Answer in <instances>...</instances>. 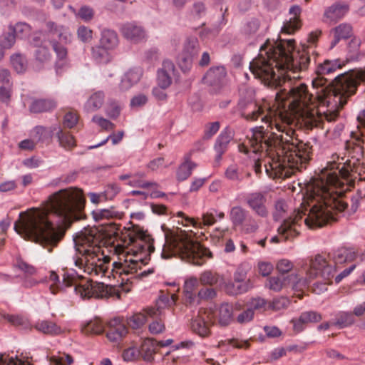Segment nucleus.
Returning a JSON list of instances; mask_svg holds the SVG:
<instances>
[{
    "label": "nucleus",
    "mask_w": 365,
    "mask_h": 365,
    "mask_svg": "<svg viewBox=\"0 0 365 365\" xmlns=\"http://www.w3.org/2000/svg\"><path fill=\"white\" fill-rule=\"evenodd\" d=\"M293 41H280L271 43L267 42L261 46L258 56L250 63V69L255 78H259L267 86H282L289 88L291 101L288 108L291 115L302 118L312 126L317 125L318 120L316 112L309 106L312 95L307 91V86L298 81L293 83L284 71H306L311 61L310 52L303 49L292 53Z\"/></svg>",
    "instance_id": "nucleus-1"
},
{
    "label": "nucleus",
    "mask_w": 365,
    "mask_h": 365,
    "mask_svg": "<svg viewBox=\"0 0 365 365\" xmlns=\"http://www.w3.org/2000/svg\"><path fill=\"white\" fill-rule=\"evenodd\" d=\"M351 167H346L344 163L329 162L317 178H313L307 185L309 203V213L305 218L307 208L294 210L293 214L285 219L277 231L284 240L297 237L304 223L310 229L322 227L330 221H336L338 214L348 207L347 202L339 199L335 189L342 186L340 177L346 178Z\"/></svg>",
    "instance_id": "nucleus-2"
},
{
    "label": "nucleus",
    "mask_w": 365,
    "mask_h": 365,
    "mask_svg": "<svg viewBox=\"0 0 365 365\" xmlns=\"http://www.w3.org/2000/svg\"><path fill=\"white\" fill-rule=\"evenodd\" d=\"M242 116L247 120L254 121L261 118L267 125L256 127L252 129L253 137L258 146L255 153L270 145L267 140H273L274 146L279 147L284 156L279 155L264 164L267 174L272 178H289L294 170L301 171L306 165L312 154V145L310 142L304 143L295 136V130L290 126V120L279 116L273 120L264 114L263 108L257 103H251L242 113Z\"/></svg>",
    "instance_id": "nucleus-3"
},
{
    "label": "nucleus",
    "mask_w": 365,
    "mask_h": 365,
    "mask_svg": "<svg viewBox=\"0 0 365 365\" xmlns=\"http://www.w3.org/2000/svg\"><path fill=\"white\" fill-rule=\"evenodd\" d=\"M86 199L81 190L69 187L51 195L43 210L16 222L15 231L26 240L46 247L58 242L56 228L84 219Z\"/></svg>",
    "instance_id": "nucleus-4"
},
{
    "label": "nucleus",
    "mask_w": 365,
    "mask_h": 365,
    "mask_svg": "<svg viewBox=\"0 0 365 365\" xmlns=\"http://www.w3.org/2000/svg\"><path fill=\"white\" fill-rule=\"evenodd\" d=\"M344 64L340 59L324 60L322 63H318L315 70L317 77L312 80V86L317 89L316 95L320 104V108L319 111L314 109L313 97H312L309 106L316 112V116L319 121L317 125L312 126L301 118L308 128L312 129L324 126L322 121V117L318 115V113H321V109L324 107L327 108L326 110L322 111L324 118L328 122L334 120L338 116L339 109L346 103L348 98L355 93L358 85L361 82L365 81L364 72L352 71L338 75L334 78L333 88L329 89L328 86L332 82V79L328 80L323 76L333 73L337 69L341 68ZM312 96H313L312 95Z\"/></svg>",
    "instance_id": "nucleus-5"
},
{
    "label": "nucleus",
    "mask_w": 365,
    "mask_h": 365,
    "mask_svg": "<svg viewBox=\"0 0 365 365\" xmlns=\"http://www.w3.org/2000/svg\"><path fill=\"white\" fill-rule=\"evenodd\" d=\"M100 236L96 229H85L73 237L78 256L75 265L91 276L104 277L108 269L109 258L101 252Z\"/></svg>",
    "instance_id": "nucleus-6"
},
{
    "label": "nucleus",
    "mask_w": 365,
    "mask_h": 365,
    "mask_svg": "<svg viewBox=\"0 0 365 365\" xmlns=\"http://www.w3.org/2000/svg\"><path fill=\"white\" fill-rule=\"evenodd\" d=\"M126 248V255L123 263H120V274H135L143 279L154 272L153 268H148L138 272L142 265H145L150 259V254L154 251V247L145 242L141 237H130Z\"/></svg>",
    "instance_id": "nucleus-7"
},
{
    "label": "nucleus",
    "mask_w": 365,
    "mask_h": 365,
    "mask_svg": "<svg viewBox=\"0 0 365 365\" xmlns=\"http://www.w3.org/2000/svg\"><path fill=\"white\" fill-rule=\"evenodd\" d=\"M335 272L336 267L328 263L324 255L318 254L310 260L306 284L309 286L312 279L320 278V280L313 283V290L319 294L327 289V285L331 283Z\"/></svg>",
    "instance_id": "nucleus-8"
},
{
    "label": "nucleus",
    "mask_w": 365,
    "mask_h": 365,
    "mask_svg": "<svg viewBox=\"0 0 365 365\" xmlns=\"http://www.w3.org/2000/svg\"><path fill=\"white\" fill-rule=\"evenodd\" d=\"M171 249L174 255H178L182 259L195 265L203 264L204 257L208 255L209 257L212 256L209 250L187 237L175 240Z\"/></svg>",
    "instance_id": "nucleus-9"
},
{
    "label": "nucleus",
    "mask_w": 365,
    "mask_h": 365,
    "mask_svg": "<svg viewBox=\"0 0 365 365\" xmlns=\"http://www.w3.org/2000/svg\"><path fill=\"white\" fill-rule=\"evenodd\" d=\"M46 28L48 35L51 36L50 40L58 60H64L67 57V48L63 44L71 41V35L66 28L56 24L54 22L46 23Z\"/></svg>",
    "instance_id": "nucleus-10"
},
{
    "label": "nucleus",
    "mask_w": 365,
    "mask_h": 365,
    "mask_svg": "<svg viewBox=\"0 0 365 365\" xmlns=\"http://www.w3.org/2000/svg\"><path fill=\"white\" fill-rule=\"evenodd\" d=\"M78 276L72 270L71 273H64L63 284L66 287L74 286L75 292L82 299L91 298L93 294V286L92 282L86 281L85 283H77Z\"/></svg>",
    "instance_id": "nucleus-11"
},
{
    "label": "nucleus",
    "mask_w": 365,
    "mask_h": 365,
    "mask_svg": "<svg viewBox=\"0 0 365 365\" xmlns=\"http://www.w3.org/2000/svg\"><path fill=\"white\" fill-rule=\"evenodd\" d=\"M123 36L132 43H140L146 41L147 31L143 26L137 22H127L120 27Z\"/></svg>",
    "instance_id": "nucleus-12"
},
{
    "label": "nucleus",
    "mask_w": 365,
    "mask_h": 365,
    "mask_svg": "<svg viewBox=\"0 0 365 365\" xmlns=\"http://www.w3.org/2000/svg\"><path fill=\"white\" fill-rule=\"evenodd\" d=\"M349 4L346 1H338L325 9L323 21L328 24H334L342 19L349 12Z\"/></svg>",
    "instance_id": "nucleus-13"
},
{
    "label": "nucleus",
    "mask_w": 365,
    "mask_h": 365,
    "mask_svg": "<svg viewBox=\"0 0 365 365\" xmlns=\"http://www.w3.org/2000/svg\"><path fill=\"white\" fill-rule=\"evenodd\" d=\"M235 132L230 127L225 128L217 137L213 149L215 152V161L220 164L223 155L227 151L230 142L233 140Z\"/></svg>",
    "instance_id": "nucleus-14"
},
{
    "label": "nucleus",
    "mask_w": 365,
    "mask_h": 365,
    "mask_svg": "<svg viewBox=\"0 0 365 365\" xmlns=\"http://www.w3.org/2000/svg\"><path fill=\"white\" fill-rule=\"evenodd\" d=\"M106 336L110 341L117 342L124 338L128 332V328L123 317H116L110 319L107 324Z\"/></svg>",
    "instance_id": "nucleus-15"
},
{
    "label": "nucleus",
    "mask_w": 365,
    "mask_h": 365,
    "mask_svg": "<svg viewBox=\"0 0 365 365\" xmlns=\"http://www.w3.org/2000/svg\"><path fill=\"white\" fill-rule=\"evenodd\" d=\"M177 296L174 294H161L155 300V307H148L144 311L151 318L160 317L162 314V310L166 307L174 306L177 301Z\"/></svg>",
    "instance_id": "nucleus-16"
},
{
    "label": "nucleus",
    "mask_w": 365,
    "mask_h": 365,
    "mask_svg": "<svg viewBox=\"0 0 365 365\" xmlns=\"http://www.w3.org/2000/svg\"><path fill=\"white\" fill-rule=\"evenodd\" d=\"M226 74V70L224 66H213L207 71L204 76L203 81L205 84L214 87V90L216 92L222 86Z\"/></svg>",
    "instance_id": "nucleus-17"
},
{
    "label": "nucleus",
    "mask_w": 365,
    "mask_h": 365,
    "mask_svg": "<svg viewBox=\"0 0 365 365\" xmlns=\"http://www.w3.org/2000/svg\"><path fill=\"white\" fill-rule=\"evenodd\" d=\"M213 324L212 317L206 312H200L191 322L192 330L199 336L205 337L210 334V327Z\"/></svg>",
    "instance_id": "nucleus-18"
},
{
    "label": "nucleus",
    "mask_w": 365,
    "mask_h": 365,
    "mask_svg": "<svg viewBox=\"0 0 365 365\" xmlns=\"http://www.w3.org/2000/svg\"><path fill=\"white\" fill-rule=\"evenodd\" d=\"M175 70V65L171 61H163L162 67L158 71L157 81L160 87L168 88L171 85Z\"/></svg>",
    "instance_id": "nucleus-19"
},
{
    "label": "nucleus",
    "mask_w": 365,
    "mask_h": 365,
    "mask_svg": "<svg viewBox=\"0 0 365 365\" xmlns=\"http://www.w3.org/2000/svg\"><path fill=\"white\" fill-rule=\"evenodd\" d=\"M248 206L259 216L264 217L267 216L268 211L265 206L266 197L262 192H253L250 194L246 200Z\"/></svg>",
    "instance_id": "nucleus-20"
},
{
    "label": "nucleus",
    "mask_w": 365,
    "mask_h": 365,
    "mask_svg": "<svg viewBox=\"0 0 365 365\" xmlns=\"http://www.w3.org/2000/svg\"><path fill=\"white\" fill-rule=\"evenodd\" d=\"M58 129V125H54L51 127H44L37 125L31 131V138L36 140V143H49Z\"/></svg>",
    "instance_id": "nucleus-21"
},
{
    "label": "nucleus",
    "mask_w": 365,
    "mask_h": 365,
    "mask_svg": "<svg viewBox=\"0 0 365 365\" xmlns=\"http://www.w3.org/2000/svg\"><path fill=\"white\" fill-rule=\"evenodd\" d=\"M328 256L336 264H342L355 260L357 258V253L353 247H343L329 252Z\"/></svg>",
    "instance_id": "nucleus-22"
},
{
    "label": "nucleus",
    "mask_w": 365,
    "mask_h": 365,
    "mask_svg": "<svg viewBox=\"0 0 365 365\" xmlns=\"http://www.w3.org/2000/svg\"><path fill=\"white\" fill-rule=\"evenodd\" d=\"M333 39L330 43V48H333L341 40L346 39L353 35V29L351 24L341 23L330 31Z\"/></svg>",
    "instance_id": "nucleus-23"
},
{
    "label": "nucleus",
    "mask_w": 365,
    "mask_h": 365,
    "mask_svg": "<svg viewBox=\"0 0 365 365\" xmlns=\"http://www.w3.org/2000/svg\"><path fill=\"white\" fill-rule=\"evenodd\" d=\"M33 327L37 331L50 336H57L63 333V329L60 326L48 319L37 320Z\"/></svg>",
    "instance_id": "nucleus-24"
},
{
    "label": "nucleus",
    "mask_w": 365,
    "mask_h": 365,
    "mask_svg": "<svg viewBox=\"0 0 365 365\" xmlns=\"http://www.w3.org/2000/svg\"><path fill=\"white\" fill-rule=\"evenodd\" d=\"M143 75V71L140 68H133L127 71L121 79L120 88L122 91H126L136 84Z\"/></svg>",
    "instance_id": "nucleus-25"
},
{
    "label": "nucleus",
    "mask_w": 365,
    "mask_h": 365,
    "mask_svg": "<svg viewBox=\"0 0 365 365\" xmlns=\"http://www.w3.org/2000/svg\"><path fill=\"white\" fill-rule=\"evenodd\" d=\"M119 40L117 33L112 29H103L101 34L99 43L108 50H113L118 45Z\"/></svg>",
    "instance_id": "nucleus-26"
},
{
    "label": "nucleus",
    "mask_w": 365,
    "mask_h": 365,
    "mask_svg": "<svg viewBox=\"0 0 365 365\" xmlns=\"http://www.w3.org/2000/svg\"><path fill=\"white\" fill-rule=\"evenodd\" d=\"M105 101V93L98 91L93 93L84 104V110L87 113H93L100 109Z\"/></svg>",
    "instance_id": "nucleus-27"
},
{
    "label": "nucleus",
    "mask_w": 365,
    "mask_h": 365,
    "mask_svg": "<svg viewBox=\"0 0 365 365\" xmlns=\"http://www.w3.org/2000/svg\"><path fill=\"white\" fill-rule=\"evenodd\" d=\"M56 102L53 99H37L29 106V110L34 113L49 112L56 107Z\"/></svg>",
    "instance_id": "nucleus-28"
},
{
    "label": "nucleus",
    "mask_w": 365,
    "mask_h": 365,
    "mask_svg": "<svg viewBox=\"0 0 365 365\" xmlns=\"http://www.w3.org/2000/svg\"><path fill=\"white\" fill-rule=\"evenodd\" d=\"M157 341L153 339H145L140 345V353L146 361H152L157 348Z\"/></svg>",
    "instance_id": "nucleus-29"
},
{
    "label": "nucleus",
    "mask_w": 365,
    "mask_h": 365,
    "mask_svg": "<svg viewBox=\"0 0 365 365\" xmlns=\"http://www.w3.org/2000/svg\"><path fill=\"white\" fill-rule=\"evenodd\" d=\"M301 13V8L297 5L292 6L289 9V14L293 15V18H291L288 22H287L282 27V30L287 33L292 34L294 31L297 30L300 24L297 19V16Z\"/></svg>",
    "instance_id": "nucleus-30"
},
{
    "label": "nucleus",
    "mask_w": 365,
    "mask_h": 365,
    "mask_svg": "<svg viewBox=\"0 0 365 365\" xmlns=\"http://www.w3.org/2000/svg\"><path fill=\"white\" fill-rule=\"evenodd\" d=\"M197 165L190 160V157H187L185 161L181 163L176 171V178L178 181H184L187 180L192 174V170L196 168Z\"/></svg>",
    "instance_id": "nucleus-31"
},
{
    "label": "nucleus",
    "mask_w": 365,
    "mask_h": 365,
    "mask_svg": "<svg viewBox=\"0 0 365 365\" xmlns=\"http://www.w3.org/2000/svg\"><path fill=\"white\" fill-rule=\"evenodd\" d=\"M233 320V307L229 303H222L218 309V322L221 326H227Z\"/></svg>",
    "instance_id": "nucleus-32"
},
{
    "label": "nucleus",
    "mask_w": 365,
    "mask_h": 365,
    "mask_svg": "<svg viewBox=\"0 0 365 365\" xmlns=\"http://www.w3.org/2000/svg\"><path fill=\"white\" fill-rule=\"evenodd\" d=\"M2 318L12 325L20 327L24 329H31L33 328L29 318L24 315L4 314Z\"/></svg>",
    "instance_id": "nucleus-33"
},
{
    "label": "nucleus",
    "mask_w": 365,
    "mask_h": 365,
    "mask_svg": "<svg viewBox=\"0 0 365 365\" xmlns=\"http://www.w3.org/2000/svg\"><path fill=\"white\" fill-rule=\"evenodd\" d=\"M32 45L36 47L35 51V56L36 60L44 62L50 59L51 53L46 46L43 45V41L39 37L36 36L33 38Z\"/></svg>",
    "instance_id": "nucleus-34"
},
{
    "label": "nucleus",
    "mask_w": 365,
    "mask_h": 365,
    "mask_svg": "<svg viewBox=\"0 0 365 365\" xmlns=\"http://www.w3.org/2000/svg\"><path fill=\"white\" fill-rule=\"evenodd\" d=\"M355 322L354 314L349 312H339L335 314L333 325L339 329L351 326Z\"/></svg>",
    "instance_id": "nucleus-35"
},
{
    "label": "nucleus",
    "mask_w": 365,
    "mask_h": 365,
    "mask_svg": "<svg viewBox=\"0 0 365 365\" xmlns=\"http://www.w3.org/2000/svg\"><path fill=\"white\" fill-rule=\"evenodd\" d=\"M247 211L240 206L231 208L230 218L235 227L242 226L247 218Z\"/></svg>",
    "instance_id": "nucleus-36"
},
{
    "label": "nucleus",
    "mask_w": 365,
    "mask_h": 365,
    "mask_svg": "<svg viewBox=\"0 0 365 365\" xmlns=\"http://www.w3.org/2000/svg\"><path fill=\"white\" fill-rule=\"evenodd\" d=\"M105 329V327L101 320L98 318H94L86 322L82 327V331L85 334H101Z\"/></svg>",
    "instance_id": "nucleus-37"
},
{
    "label": "nucleus",
    "mask_w": 365,
    "mask_h": 365,
    "mask_svg": "<svg viewBox=\"0 0 365 365\" xmlns=\"http://www.w3.org/2000/svg\"><path fill=\"white\" fill-rule=\"evenodd\" d=\"M199 283L202 285L215 286L219 284L222 278L217 272L206 270L202 272L198 279Z\"/></svg>",
    "instance_id": "nucleus-38"
},
{
    "label": "nucleus",
    "mask_w": 365,
    "mask_h": 365,
    "mask_svg": "<svg viewBox=\"0 0 365 365\" xmlns=\"http://www.w3.org/2000/svg\"><path fill=\"white\" fill-rule=\"evenodd\" d=\"M361 41L358 38H353L348 44L346 61H358L360 57L359 47Z\"/></svg>",
    "instance_id": "nucleus-39"
},
{
    "label": "nucleus",
    "mask_w": 365,
    "mask_h": 365,
    "mask_svg": "<svg viewBox=\"0 0 365 365\" xmlns=\"http://www.w3.org/2000/svg\"><path fill=\"white\" fill-rule=\"evenodd\" d=\"M56 134L60 145L65 149L70 150L76 145L73 137L69 133L63 132L59 126Z\"/></svg>",
    "instance_id": "nucleus-40"
},
{
    "label": "nucleus",
    "mask_w": 365,
    "mask_h": 365,
    "mask_svg": "<svg viewBox=\"0 0 365 365\" xmlns=\"http://www.w3.org/2000/svg\"><path fill=\"white\" fill-rule=\"evenodd\" d=\"M108 49L104 48L101 44L98 46H93L92 48V58L98 63H106L109 61V53Z\"/></svg>",
    "instance_id": "nucleus-41"
},
{
    "label": "nucleus",
    "mask_w": 365,
    "mask_h": 365,
    "mask_svg": "<svg viewBox=\"0 0 365 365\" xmlns=\"http://www.w3.org/2000/svg\"><path fill=\"white\" fill-rule=\"evenodd\" d=\"M9 30L19 38H25L31 33V26L25 22H18L14 26L10 25Z\"/></svg>",
    "instance_id": "nucleus-42"
},
{
    "label": "nucleus",
    "mask_w": 365,
    "mask_h": 365,
    "mask_svg": "<svg viewBox=\"0 0 365 365\" xmlns=\"http://www.w3.org/2000/svg\"><path fill=\"white\" fill-rule=\"evenodd\" d=\"M148 315L143 310V312H138L130 316L127 319V324L133 329H138L141 328L147 321Z\"/></svg>",
    "instance_id": "nucleus-43"
},
{
    "label": "nucleus",
    "mask_w": 365,
    "mask_h": 365,
    "mask_svg": "<svg viewBox=\"0 0 365 365\" xmlns=\"http://www.w3.org/2000/svg\"><path fill=\"white\" fill-rule=\"evenodd\" d=\"M199 51L200 44L197 38L196 37H188L184 43L182 51L195 57L198 54Z\"/></svg>",
    "instance_id": "nucleus-44"
},
{
    "label": "nucleus",
    "mask_w": 365,
    "mask_h": 365,
    "mask_svg": "<svg viewBox=\"0 0 365 365\" xmlns=\"http://www.w3.org/2000/svg\"><path fill=\"white\" fill-rule=\"evenodd\" d=\"M250 289L248 283L239 284L235 281L228 282L225 286V290L230 295H237L247 292Z\"/></svg>",
    "instance_id": "nucleus-45"
},
{
    "label": "nucleus",
    "mask_w": 365,
    "mask_h": 365,
    "mask_svg": "<svg viewBox=\"0 0 365 365\" xmlns=\"http://www.w3.org/2000/svg\"><path fill=\"white\" fill-rule=\"evenodd\" d=\"M120 188L115 183L108 184L104 187L103 191L99 192L101 198L106 202L113 200L120 192Z\"/></svg>",
    "instance_id": "nucleus-46"
},
{
    "label": "nucleus",
    "mask_w": 365,
    "mask_h": 365,
    "mask_svg": "<svg viewBox=\"0 0 365 365\" xmlns=\"http://www.w3.org/2000/svg\"><path fill=\"white\" fill-rule=\"evenodd\" d=\"M105 112L109 118H117L121 112L120 103L114 99H109L106 106Z\"/></svg>",
    "instance_id": "nucleus-47"
},
{
    "label": "nucleus",
    "mask_w": 365,
    "mask_h": 365,
    "mask_svg": "<svg viewBox=\"0 0 365 365\" xmlns=\"http://www.w3.org/2000/svg\"><path fill=\"white\" fill-rule=\"evenodd\" d=\"M215 217H217L220 220L223 219L225 217V213L223 212H218L215 209H210L202 215V225L205 226L214 225L216 222Z\"/></svg>",
    "instance_id": "nucleus-48"
},
{
    "label": "nucleus",
    "mask_w": 365,
    "mask_h": 365,
    "mask_svg": "<svg viewBox=\"0 0 365 365\" xmlns=\"http://www.w3.org/2000/svg\"><path fill=\"white\" fill-rule=\"evenodd\" d=\"M16 36L12 31L9 29L0 36V45L2 48H11L15 43Z\"/></svg>",
    "instance_id": "nucleus-49"
},
{
    "label": "nucleus",
    "mask_w": 365,
    "mask_h": 365,
    "mask_svg": "<svg viewBox=\"0 0 365 365\" xmlns=\"http://www.w3.org/2000/svg\"><path fill=\"white\" fill-rule=\"evenodd\" d=\"M92 216L96 222H100L113 218L115 216V212L113 209H97L92 212Z\"/></svg>",
    "instance_id": "nucleus-50"
},
{
    "label": "nucleus",
    "mask_w": 365,
    "mask_h": 365,
    "mask_svg": "<svg viewBox=\"0 0 365 365\" xmlns=\"http://www.w3.org/2000/svg\"><path fill=\"white\" fill-rule=\"evenodd\" d=\"M259 27V21L256 19H252L244 24L242 32L247 36H251L257 33Z\"/></svg>",
    "instance_id": "nucleus-51"
},
{
    "label": "nucleus",
    "mask_w": 365,
    "mask_h": 365,
    "mask_svg": "<svg viewBox=\"0 0 365 365\" xmlns=\"http://www.w3.org/2000/svg\"><path fill=\"white\" fill-rule=\"evenodd\" d=\"M193 58L194 56H191L190 54H187L184 51H182L179 54L178 58V64L183 72H186L190 70L192 63Z\"/></svg>",
    "instance_id": "nucleus-52"
},
{
    "label": "nucleus",
    "mask_w": 365,
    "mask_h": 365,
    "mask_svg": "<svg viewBox=\"0 0 365 365\" xmlns=\"http://www.w3.org/2000/svg\"><path fill=\"white\" fill-rule=\"evenodd\" d=\"M11 63L19 73H23L26 70V61L24 58L19 53L14 54L11 56Z\"/></svg>",
    "instance_id": "nucleus-53"
},
{
    "label": "nucleus",
    "mask_w": 365,
    "mask_h": 365,
    "mask_svg": "<svg viewBox=\"0 0 365 365\" xmlns=\"http://www.w3.org/2000/svg\"><path fill=\"white\" fill-rule=\"evenodd\" d=\"M289 304V300L287 297H279L274 298L272 302L268 304V308L272 310L278 311L284 309Z\"/></svg>",
    "instance_id": "nucleus-54"
},
{
    "label": "nucleus",
    "mask_w": 365,
    "mask_h": 365,
    "mask_svg": "<svg viewBox=\"0 0 365 365\" xmlns=\"http://www.w3.org/2000/svg\"><path fill=\"white\" fill-rule=\"evenodd\" d=\"M301 321L305 324L308 323H316L322 320V315L315 311L304 312L300 314Z\"/></svg>",
    "instance_id": "nucleus-55"
},
{
    "label": "nucleus",
    "mask_w": 365,
    "mask_h": 365,
    "mask_svg": "<svg viewBox=\"0 0 365 365\" xmlns=\"http://www.w3.org/2000/svg\"><path fill=\"white\" fill-rule=\"evenodd\" d=\"M220 128V123L218 121L209 123L205 125L204 130V136L203 138L205 140L210 139L214 135H215Z\"/></svg>",
    "instance_id": "nucleus-56"
},
{
    "label": "nucleus",
    "mask_w": 365,
    "mask_h": 365,
    "mask_svg": "<svg viewBox=\"0 0 365 365\" xmlns=\"http://www.w3.org/2000/svg\"><path fill=\"white\" fill-rule=\"evenodd\" d=\"M158 319L153 321L148 326V330L152 334H159L163 333L165 329V326L163 321Z\"/></svg>",
    "instance_id": "nucleus-57"
},
{
    "label": "nucleus",
    "mask_w": 365,
    "mask_h": 365,
    "mask_svg": "<svg viewBox=\"0 0 365 365\" xmlns=\"http://www.w3.org/2000/svg\"><path fill=\"white\" fill-rule=\"evenodd\" d=\"M217 295V292L214 288L212 287H205L200 289L197 292V297L199 299V302L200 300H209L212 299Z\"/></svg>",
    "instance_id": "nucleus-58"
},
{
    "label": "nucleus",
    "mask_w": 365,
    "mask_h": 365,
    "mask_svg": "<svg viewBox=\"0 0 365 365\" xmlns=\"http://www.w3.org/2000/svg\"><path fill=\"white\" fill-rule=\"evenodd\" d=\"M268 304L267 301L262 297H255L252 298L248 303V307L251 309L252 311L255 312V310H261L262 309H265L266 307H268Z\"/></svg>",
    "instance_id": "nucleus-59"
},
{
    "label": "nucleus",
    "mask_w": 365,
    "mask_h": 365,
    "mask_svg": "<svg viewBox=\"0 0 365 365\" xmlns=\"http://www.w3.org/2000/svg\"><path fill=\"white\" fill-rule=\"evenodd\" d=\"M92 121L106 130H113L115 128L114 123L98 115H94L92 118Z\"/></svg>",
    "instance_id": "nucleus-60"
},
{
    "label": "nucleus",
    "mask_w": 365,
    "mask_h": 365,
    "mask_svg": "<svg viewBox=\"0 0 365 365\" xmlns=\"http://www.w3.org/2000/svg\"><path fill=\"white\" fill-rule=\"evenodd\" d=\"M128 185L131 187L149 188L151 187L157 186L158 184L155 182L144 181L141 179H138L133 177L128 182Z\"/></svg>",
    "instance_id": "nucleus-61"
},
{
    "label": "nucleus",
    "mask_w": 365,
    "mask_h": 365,
    "mask_svg": "<svg viewBox=\"0 0 365 365\" xmlns=\"http://www.w3.org/2000/svg\"><path fill=\"white\" fill-rule=\"evenodd\" d=\"M283 281L279 277H271L267 279L266 287L269 289L279 292L282 289Z\"/></svg>",
    "instance_id": "nucleus-62"
},
{
    "label": "nucleus",
    "mask_w": 365,
    "mask_h": 365,
    "mask_svg": "<svg viewBox=\"0 0 365 365\" xmlns=\"http://www.w3.org/2000/svg\"><path fill=\"white\" fill-rule=\"evenodd\" d=\"M0 365H31L18 358L9 357V356L0 355Z\"/></svg>",
    "instance_id": "nucleus-63"
},
{
    "label": "nucleus",
    "mask_w": 365,
    "mask_h": 365,
    "mask_svg": "<svg viewBox=\"0 0 365 365\" xmlns=\"http://www.w3.org/2000/svg\"><path fill=\"white\" fill-rule=\"evenodd\" d=\"M16 266L21 271L24 272L26 275L32 276L36 272V269L34 266L21 259L17 260Z\"/></svg>",
    "instance_id": "nucleus-64"
}]
</instances>
